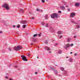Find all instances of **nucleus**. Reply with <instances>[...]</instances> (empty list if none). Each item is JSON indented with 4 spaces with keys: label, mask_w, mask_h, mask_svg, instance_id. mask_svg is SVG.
I'll return each mask as SVG.
<instances>
[{
    "label": "nucleus",
    "mask_w": 80,
    "mask_h": 80,
    "mask_svg": "<svg viewBox=\"0 0 80 80\" xmlns=\"http://www.w3.org/2000/svg\"><path fill=\"white\" fill-rule=\"evenodd\" d=\"M5 78H6V79H8V78L7 76H6Z\"/></svg>",
    "instance_id": "31"
},
{
    "label": "nucleus",
    "mask_w": 80,
    "mask_h": 80,
    "mask_svg": "<svg viewBox=\"0 0 80 80\" xmlns=\"http://www.w3.org/2000/svg\"><path fill=\"white\" fill-rule=\"evenodd\" d=\"M20 12H23V10L22 9H20Z\"/></svg>",
    "instance_id": "23"
},
{
    "label": "nucleus",
    "mask_w": 80,
    "mask_h": 80,
    "mask_svg": "<svg viewBox=\"0 0 80 80\" xmlns=\"http://www.w3.org/2000/svg\"><path fill=\"white\" fill-rule=\"evenodd\" d=\"M76 34V32H73V35H75Z\"/></svg>",
    "instance_id": "45"
},
{
    "label": "nucleus",
    "mask_w": 80,
    "mask_h": 80,
    "mask_svg": "<svg viewBox=\"0 0 80 80\" xmlns=\"http://www.w3.org/2000/svg\"><path fill=\"white\" fill-rule=\"evenodd\" d=\"M17 66H15V68H17Z\"/></svg>",
    "instance_id": "49"
},
{
    "label": "nucleus",
    "mask_w": 80,
    "mask_h": 80,
    "mask_svg": "<svg viewBox=\"0 0 80 80\" xmlns=\"http://www.w3.org/2000/svg\"><path fill=\"white\" fill-rule=\"evenodd\" d=\"M45 19H48V14H46L45 15Z\"/></svg>",
    "instance_id": "17"
},
{
    "label": "nucleus",
    "mask_w": 80,
    "mask_h": 80,
    "mask_svg": "<svg viewBox=\"0 0 80 80\" xmlns=\"http://www.w3.org/2000/svg\"><path fill=\"white\" fill-rule=\"evenodd\" d=\"M70 22H71V23H75L77 24L75 28H80V25H78L79 24V23H76L74 21L73 19L71 20Z\"/></svg>",
    "instance_id": "2"
},
{
    "label": "nucleus",
    "mask_w": 80,
    "mask_h": 80,
    "mask_svg": "<svg viewBox=\"0 0 80 80\" xmlns=\"http://www.w3.org/2000/svg\"><path fill=\"white\" fill-rule=\"evenodd\" d=\"M57 45H58V44H57V43H56V44H55V46H57Z\"/></svg>",
    "instance_id": "42"
},
{
    "label": "nucleus",
    "mask_w": 80,
    "mask_h": 80,
    "mask_svg": "<svg viewBox=\"0 0 80 80\" xmlns=\"http://www.w3.org/2000/svg\"><path fill=\"white\" fill-rule=\"evenodd\" d=\"M9 80H13V79H12V78H10L9 79Z\"/></svg>",
    "instance_id": "48"
},
{
    "label": "nucleus",
    "mask_w": 80,
    "mask_h": 80,
    "mask_svg": "<svg viewBox=\"0 0 80 80\" xmlns=\"http://www.w3.org/2000/svg\"><path fill=\"white\" fill-rule=\"evenodd\" d=\"M20 25H18L17 26V28H20Z\"/></svg>",
    "instance_id": "25"
},
{
    "label": "nucleus",
    "mask_w": 80,
    "mask_h": 80,
    "mask_svg": "<svg viewBox=\"0 0 80 80\" xmlns=\"http://www.w3.org/2000/svg\"><path fill=\"white\" fill-rule=\"evenodd\" d=\"M54 73H55V74H56V75H57V73H58L57 71H55L54 72Z\"/></svg>",
    "instance_id": "29"
},
{
    "label": "nucleus",
    "mask_w": 80,
    "mask_h": 80,
    "mask_svg": "<svg viewBox=\"0 0 80 80\" xmlns=\"http://www.w3.org/2000/svg\"><path fill=\"white\" fill-rule=\"evenodd\" d=\"M62 36H60V38H62Z\"/></svg>",
    "instance_id": "46"
},
{
    "label": "nucleus",
    "mask_w": 80,
    "mask_h": 80,
    "mask_svg": "<svg viewBox=\"0 0 80 80\" xmlns=\"http://www.w3.org/2000/svg\"><path fill=\"white\" fill-rule=\"evenodd\" d=\"M44 48L45 50H46L47 51H48V50H50L51 49L48 46L44 47Z\"/></svg>",
    "instance_id": "7"
},
{
    "label": "nucleus",
    "mask_w": 80,
    "mask_h": 80,
    "mask_svg": "<svg viewBox=\"0 0 80 80\" xmlns=\"http://www.w3.org/2000/svg\"><path fill=\"white\" fill-rule=\"evenodd\" d=\"M21 57L22 58V60L24 61H28V60L26 58V57L24 55H21Z\"/></svg>",
    "instance_id": "5"
},
{
    "label": "nucleus",
    "mask_w": 80,
    "mask_h": 80,
    "mask_svg": "<svg viewBox=\"0 0 80 80\" xmlns=\"http://www.w3.org/2000/svg\"><path fill=\"white\" fill-rule=\"evenodd\" d=\"M56 66H57V65H56Z\"/></svg>",
    "instance_id": "59"
},
{
    "label": "nucleus",
    "mask_w": 80,
    "mask_h": 80,
    "mask_svg": "<svg viewBox=\"0 0 80 80\" xmlns=\"http://www.w3.org/2000/svg\"><path fill=\"white\" fill-rule=\"evenodd\" d=\"M66 58H68V57H66Z\"/></svg>",
    "instance_id": "55"
},
{
    "label": "nucleus",
    "mask_w": 80,
    "mask_h": 80,
    "mask_svg": "<svg viewBox=\"0 0 80 80\" xmlns=\"http://www.w3.org/2000/svg\"><path fill=\"white\" fill-rule=\"evenodd\" d=\"M46 27H48V23H46V25L45 26Z\"/></svg>",
    "instance_id": "24"
},
{
    "label": "nucleus",
    "mask_w": 80,
    "mask_h": 80,
    "mask_svg": "<svg viewBox=\"0 0 80 80\" xmlns=\"http://www.w3.org/2000/svg\"><path fill=\"white\" fill-rule=\"evenodd\" d=\"M58 13H62V11H58Z\"/></svg>",
    "instance_id": "35"
},
{
    "label": "nucleus",
    "mask_w": 80,
    "mask_h": 80,
    "mask_svg": "<svg viewBox=\"0 0 80 80\" xmlns=\"http://www.w3.org/2000/svg\"><path fill=\"white\" fill-rule=\"evenodd\" d=\"M77 53H75V54H74V55L75 56H76V55H77Z\"/></svg>",
    "instance_id": "50"
},
{
    "label": "nucleus",
    "mask_w": 80,
    "mask_h": 80,
    "mask_svg": "<svg viewBox=\"0 0 80 80\" xmlns=\"http://www.w3.org/2000/svg\"><path fill=\"white\" fill-rule=\"evenodd\" d=\"M44 43L45 44H48V41H47V40H45L44 42Z\"/></svg>",
    "instance_id": "18"
},
{
    "label": "nucleus",
    "mask_w": 80,
    "mask_h": 80,
    "mask_svg": "<svg viewBox=\"0 0 80 80\" xmlns=\"http://www.w3.org/2000/svg\"><path fill=\"white\" fill-rule=\"evenodd\" d=\"M33 37H37V34H34L33 35Z\"/></svg>",
    "instance_id": "26"
},
{
    "label": "nucleus",
    "mask_w": 80,
    "mask_h": 80,
    "mask_svg": "<svg viewBox=\"0 0 80 80\" xmlns=\"http://www.w3.org/2000/svg\"><path fill=\"white\" fill-rule=\"evenodd\" d=\"M75 6L76 7H78V6H79L80 5V4L78 3H76L75 4Z\"/></svg>",
    "instance_id": "13"
},
{
    "label": "nucleus",
    "mask_w": 80,
    "mask_h": 80,
    "mask_svg": "<svg viewBox=\"0 0 80 80\" xmlns=\"http://www.w3.org/2000/svg\"><path fill=\"white\" fill-rule=\"evenodd\" d=\"M51 69H53V68H51Z\"/></svg>",
    "instance_id": "57"
},
{
    "label": "nucleus",
    "mask_w": 80,
    "mask_h": 80,
    "mask_svg": "<svg viewBox=\"0 0 80 80\" xmlns=\"http://www.w3.org/2000/svg\"><path fill=\"white\" fill-rule=\"evenodd\" d=\"M60 8L62 10H65V6L63 5H60Z\"/></svg>",
    "instance_id": "9"
},
{
    "label": "nucleus",
    "mask_w": 80,
    "mask_h": 80,
    "mask_svg": "<svg viewBox=\"0 0 80 80\" xmlns=\"http://www.w3.org/2000/svg\"><path fill=\"white\" fill-rule=\"evenodd\" d=\"M36 41H37V39H34L33 40V42H36Z\"/></svg>",
    "instance_id": "32"
},
{
    "label": "nucleus",
    "mask_w": 80,
    "mask_h": 80,
    "mask_svg": "<svg viewBox=\"0 0 80 80\" xmlns=\"http://www.w3.org/2000/svg\"><path fill=\"white\" fill-rule=\"evenodd\" d=\"M71 54H72V53H73V52H70Z\"/></svg>",
    "instance_id": "54"
},
{
    "label": "nucleus",
    "mask_w": 80,
    "mask_h": 80,
    "mask_svg": "<svg viewBox=\"0 0 80 80\" xmlns=\"http://www.w3.org/2000/svg\"><path fill=\"white\" fill-rule=\"evenodd\" d=\"M76 37H77V36H74V38H76Z\"/></svg>",
    "instance_id": "39"
},
{
    "label": "nucleus",
    "mask_w": 80,
    "mask_h": 80,
    "mask_svg": "<svg viewBox=\"0 0 80 80\" xmlns=\"http://www.w3.org/2000/svg\"><path fill=\"white\" fill-rule=\"evenodd\" d=\"M68 7V6H66V7Z\"/></svg>",
    "instance_id": "52"
},
{
    "label": "nucleus",
    "mask_w": 80,
    "mask_h": 80,
    "mask_svg": "<svg viewBox=\"0 0 80 80\" xmlns=\"http://www.w3.org/2000/svg\"><path fill=\"white\" fill-rule=\"evenodd\" d=\"M21 23H22V24H26L27 23V22L26 21H21L20 22Z\"/></svg>",
    "instance_id": "10"
},
{
    "label": "nucleus",
    "mask_w": 80,
    "mask_h": 80,
    "mask_svg": "<svg viewBox=\"0 0 80 80\" xmlns=\"http://www.w3.org/2000/svg\"><path fill=\"white\" fill-rule=\"evenodd\" d=\"M50 30H53V28H52V27H50Z\"/></svg>",
    "instance_id": "27"
},
{
    "label": "nucleus",
    "mask_w": 80,
    "mask_h": 80,
    "mask_svg": "<svg viewBox=\"0 0 80 80\" xmlns=\"http://www.w3.org/2000/svg\"><path fill=\"white\" fill-rule=\"evenodd\" d=\"M57 33L59 35H61V34H62V32L60 31H58L57 32Z\"/></svg>",
    "instance_id": "16"
},
{
    "label": "nucleus",
    "mask_w": 80,
    "mask_h": 80,
    "mask_svg": "<svg viewBox=\"0 0 80 80\" xmlns=\"http://www.w3.org/2000/svg\"><path fill=\"white\" fill-rule=\"evenodd\" d=\"M2 53H5V51H4V52H2Z\"/></svg>",
    "instance_id": "53"
},
{
    "label": "nucleus",
    "mask_w": 80,
    "mask_h": 80,
    "mask_svg": "<svg viewBox=\"0 0 80 80\" xmlns=\"http://www.w3.org/2000/svg\"><path fill=\"white\" fill-rule=\"evenodd\" d=\"M48 53H52V51H49L48 52Z\"/></svg>",
    "instance_id": "28"
},
{
    "label": "nucleus",
    "mask_w": 80,
    "mask_h": 80,
    "mask_svg": "<svg viewBox=\"0 0 80 80\" xmlns=\"http://www.w3.org/2000/svg\"><path fill=\"white\" fill-rule=\"evenodd\" d=\"M64 75H65V76H67V71H64Z\"/></svg>",
    "instance_id": "19"
},
{
    "label": "nucleus",
    "mask_w": 80,
    "mask_h": 80,
    "mask_svg": "<svg viewBox=\"0 0 80 80\" xmlns=\"http://www.w3.org/2000/svg\"><path fill=\"white\" fill-rule=\"evenodd\" d=\"M37 58H38V56Z\"/></svg>",
    "instance_id": "56"
},
{
    "label": "nucleus",
    "mask_w": 80,
    "mask_h": 80,
    "mask_svg": "<svg viewBox=\"0 0 80 80\" xmlns=\"http://www.w3.org/2000/svg\"><path fill=\"white\" fill-rule=\"evenodd\" d=\"M70 8L68 9V12H70Z\"/></svg>",
    "instance_id": "41"
},
{
    "label": "nucleus",
    "mask_w": 80,
    "mask_h": 80,
    "mask_svg": "<svg viewBox=\"0 0 80 80\" xmlns=\"http://www.w3.org/2000/svg\"><path fill=\"white\" fill-rule=\"evenodd\" d=\"M41 25H43V26H44V25H45V23H44L43 22H42L41 23Z\"/></svg>",
    "instance_id": "22"
},
{
    "label": "nucleus",
    "mask_w": 80,
    "mask_h": 80,
    "mask_svg": "<svg viewBox=\"0 0 80 80\" xmlns=\"http://www.w3.org/2000/svg\"><path fill=\"white\" fill-rule=\"evenodd\" d=\"M9 51H11V50H12V48H9Z\"/></svg>",
    "instance_id": "34"
},
{
    "label": "nucleus",
    "mask_w": 80,
    "mask_h": 80,
    "mask_svg": "<svg viewBox=\"0 0 80 80\" xmlns=\"http://www.w3.org/2000/svg\"><path fill=\"white\" fill-rule=\"evenodd\" d=\"M51 17L52 18H54L55 17L58 18V14L57 13H54L51 15Z\"/></svg>",
    "instance_id": "4"
},
{
    "label": "nucleus",
    "mask_w": 80,
    "mask_h": 80,
    "mask_svg": "<svg viewBox=\"0 0 80 80\" xmlns=\"http://www.w3.org/2000/svg\"><path fill=\"white\" fill-rule=\"evenodd\" d=\"M31 19H34V17H32L31 18Z\"/></svg>",
    "instance_id": "38"
},
{
    "label": "nucleus",
    "mask_w": 80,
    "mask_h": 80,
    "mask_svg": "<svg viewBox=\"0 0 80 80\" xmlns=\"http://www.w3.org/2000/svg\"><path fill=\"white\" fill-rule=\"evenodd\" d=\"M38 47V48H39V47Z\"/></svg>",
    "instance_id": "60"
},
{
    "label": "nucleus",
    "mask_w": 80,
    "mask_h": 80,
    "mask_svg": "<svg viewBox=\"0 0 80 80\" xmlns=\"http://www.w3.org/2000/svg\"><path fill=\"white\" fill-rule=\"evenodd\" d=\"M60 69L62 71H63L64 70V68L63 67H60Z\"/></svg>",
    "instance_id": "15"
},
{
    "label": "nucleus",
    "mask_w": 80,
    "mask_h": 80,
    "mask_svg": "<svg viewBox=\"0 0 80 80\" xmlns=\"http://www.w3.org/2000/svg\"><path fill=\"white\" fill-rule=\"evenodd\" d=\"M2 7L3 8H5L7 10H8L10 9V7L9 5L7 3H4L2 6Z\"/></svg>",
    "instance_id": "1"
},
{
    "label": "nucleus",
    "mask_w": 80,
    "mask_h": 80,
    "mask_svg": "<svg viewBox=\"0 0 80 80\" xmlns=\"http://www.w3.org/2000/svg\"><path fill=\"white\" fill-rule=\"evenodd\" d=\"M41 35V33H40V34H38V36H39V37H40V36H41L40 35Z\"/></svg>",
    "instance_id": "33"
},
{
    "label": "nucleus",
    "mask_w": 80,
    "mask_h": 80,
    "mask_svg": "<svg viewBox=\"0 0 80 80\" xmlns=\"http://www.w3.org/2000/svg\"><path fill=\"white\" fill-rule=\"evenodd\" d=\"M37 11H39V9L37 8Z\"/></svg>",
    "instance_id": "40"
},
{
    "label": "nucleus",
    "mask_w": 80,
    "mask_h": 80,
    "mask_svg": "<svg viewBox=\"0 0 80 80\" xmlns=\"http://www.w3.org/2000/svg\"><path fill=\"white\" fill-rule=\"evenodd\" d=\"M22 46L20 45H18L16 47H14V50L16 51H18L19 50H20V49H22Z\"/></svg>",
    "instance_id": "3"
},
{
    "label": "nucleus",
    "mask_w": 80,
    "mask_h": 80,
    "mask_svg": "<svg viewBox=\"0 0 80 80\" xmlns=\"http://www.w3.org/2000/svg\"><path fill=\"white\" fill-rule=\"evenodd\" d=\"M15 25H13V28H15Z\"/></svg>",
    "instance_id": "37"
},
{
    "label": "nucleus",
    "mask_w": 80,
    "mask_h": 80,
    "mask_svg": "<svg viewBox=\"0 0 80 80\" xmlns=\"http://www.w3.org/2000/svg\"><path fill=\"white\" fill-rule=\"evenodd\" d=\"M35 74H38V72H35Z\"/></svg>",
    "instance_id": "44"
},
{
    "label": "nucleus",
    "mask_w": 80,
    "mask_h": 80,
    "mask_svg": "<svg viewBox=\"0 0 80 80\" xmlns=\"http://www.w3.org/2000/svg\"><path fill=\"white\" fill-rule=\"evenodd\" d=\"M27 55H28V56H30V54H28Z\"/></svg>",
    "instance_id": "47"
},
{
    "label": "nucleus",
    "mask_w": 80,
    "mask_h": 80,
    "mask_svg": "<svg viewBox=\"0 0 80 80\" xmlns=\"http://www.w3.org/2000/svg\"><path fill=\"white\" fill-rule=\"evenodd\" d=\"M42 11H43V10H41V12H42Z\"/></svg>",
    "instance_id": "58"
},
{
    "label": "nucleus",
    "mask_w": 80,
    "mask_h": 80,
    "mask_svg": "<svg viewBox=\"0 0 80 80\" xmlns=\"http://www.w3.org/2000/svg\"><path fill=\"white\" fill-rule=\"evenodd\" d=\"M58 53L59 54H61L62 53V51L61 50H58Z\"/></svg>",
    "instance_id": "14"
},
{
    "label": "nucleus",
    "mask_w": 80,
    "mask_h": 80,
    "mask_svg": "<svg viewBox=\"0 0 80 80\" xmlns=\"http://www.w3.org/2000/svg\"><path fill=\"white\" fill-rule=\"evenodd\" d=\"M70 47V44L69 43H67L66 44L65 46L64 47V48L66 50L67 49V48H68V47Z\"/></svg>",
    "instance_id": "6"
},
{
    "label": "nucleus",
    "mask_w": 80,
    "mask_h": 80,
    "mask_svg": "<svg viewBox=\"0 0 80 80\" xmlns=\"http://www.w3.org/2000/svg\"><path fill=\"white\" fill-rule=\"evenodd\" d=\"M2 33V32L0 31V33Z\"/></svg>",
    "instance_id": "51"
},
{
    "label": "nucleus",
    "mask_w": 80,
    "mask_h": 80,
    "mask_svg": "<svg viewBox=\"0 0 80 80\" xmlns=\"http://www.w3.org/2000/svg\"><path fill=\"white\" fill-rule=\"evenodd\" d=\"M63 5H67V2L65 1H62Z\"/></svg>",
    "instance_id": "11"
},
{
    "label": "nucleus",
    "mask_w": 80,
    "mask_h": 80,
    "mask_svg": "<svg viewBox=\"0 0 80 80\" xmlns=\"http://www.w3.org/2000/svg\"><path fill=\"white\" fill-rule=\"evenodd\" d=\"M73 61V59H72V58H70L69 59V61L70 62H72Z\"/></svg>",
    "instance_id": "20"
},
{
    "label": "nucleus",
    "mask_w": 80,
    "mask_h": 80,
    "mask_svg": "<svg viewBox=\"0 0 80 80\" xmlns=\"http://www.w3.org/2000/svg\"><path fill=\"white\" fill-rule=\"evenodd\" d=\"M70 45H71V47H73V44H71Z\"/></svg>",
    "instance_id": "36"
},
{
    "label": "nucleus",
    "mask_w": 80,
    "mask_h": 80,
    "mask_svg": "<svg viewBox=\"0 0 80 80\" xmlns=\"http://www.w3.org/2000/svg\"><path fill=\"white\" fill-rule=\"evenodd\" d=\"M75 13L74 12H72L71 13V14L70 15V17H71L72 18H73V17H75Z\"/></svg>",
    "instance_id": "8"
},
{
    "label": "nucleus",
    "mask_w": 80,
    "mask_h": 80,
    "mask_svg": "<svg viewBox=\"0 0 80 80\" xmlns=\"http://www.w3.org/2000/svg\"><path fill=\"white\" fill-rule=\"evenodd\" d=\"M42 3H45V0H42Z\"/></svg>",
    "instance_id": "30"
},
{
    "label": "nucleus",
    "mask_w": 80,
    "mask_h": 80,
    "mask_svg": "<svg viewBox=\"0 0 80 80\" xmlns=\"http://www.w3.org/2000/svg\"><path fill=\"white\" fill-rule=\"evenodd\" d=\"M72 38H68L67 40L68 42H71Z\"/></svg>",
    "instance_id": "12"
},
{
    "label": "nucleus",
    "mask_w": 80,
    "mask_h": 80,
    "mask_svg": "<svg viewBox=\"0 0 80 80\" xmlns=\"http://www.w3.org/2000/svg\"><path fill=\"white\" fill-rule=\"evenodd\" d=\"M33 45V43H31V45Z\"/></svg>",
    "instance_id": "43"
},
{
    "label": "nucleus",
    "mask_w": 80,
    "mask_h": 80,
    "mask_svg": "<svg viewBox=\"0 0 80 80\" xmlns=\"http://www.w3.org/2000/svg\"><path fill=\"white\" fill-rule=\"evenodd\" d=\"M26 27V25H23L22 26V28H25V27Z\"/></svg>",
    "instance_id": "21"
}]
</instances>
